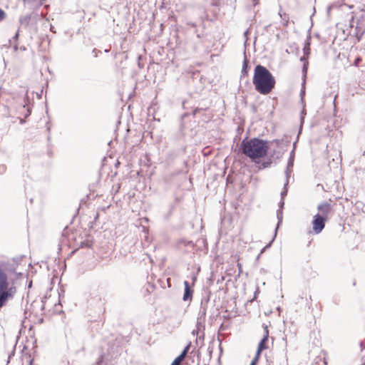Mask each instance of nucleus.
<instances>
[{
  "label": "nucleus",
  "instance_id": "f257e3e1",
  "mask_svg": "<svg viewBox=\"0 0 365 365\" xmlns=\"http://www.w3.org/2000/svg\"><path fill=\"white\" fill-rule=\"evenodd\" d=\"M15 274L14 269H8L4 264H0V309L8 301L13 299L17 292Z\"/></svg>",
  "mask_w": 365,
  "mask_h": 365
},
{
  "label": "nucleus",
  "instance_id": "f03ea898",
  "mask_svg": "<svg viewBox=\"0 0 365 365\" xmlns=\"http://www.w3.org/2000/svg\"><path fill=\"white\" fill-rule=\"evenodd\" d=\"M252 81L256 91L263 95L269 94L275 86V79L272 74L261 65L255 68Z\"/></svg>",
  "mask_w": 365,
  "mask_h": 365
},
{
  "label": "nucleus",
  "instance_id": "7ed1b4c3",
  "mask_svg": "<svg viewBox=\"0 0 365 365\" xmlns=\"http://www.w3.org/2000/svg\"><path fill=\"white\" fill-rule=\"evenodd\" d=\"M241 148L243 153L252 159L266 155L268 148L266 141L258 138L244 140L241 143Z\"/></svg>",
  "mask_w": 365,
  "mask_h": 365
},
{
  "label": "nucleus",
  "instance_id": "20e7f679",
  "mask_svg": "<svg viewBox=\"0 0 365 365\" xmlns=\"http://www.w3.org/2000/svg\"><path fill=\"white\" fill-rule=\"evenodd\" d=\"M326 220H327L319 216V214H317L314 216L312 225L314 234L318 235L322 232L324 228Z\"/></svg>",
  "mask_w": 365,
  "mask_h": 365
},
{
  "label": "nucleus",
  "instance_id": "39448f33",
  "mask_svg": "<svg viewBox=\"0 0 365 365\" xmlns=\"http://www.w3.org/2000/svg\"><path fill=\"white\" fill-rule=\"evenodd\" d=\"M319 216L325 220H327L328 215L331 212V206L328 202H324L318 205L317 207Z\"/></svg>",
  "mask_w": 365,
  "mask_h": 365
},
{
  "label": "nucleus",
  "instance_id": "423d86ee",
  "mask_svg": "<svg viewBox=\"0 0 365 365\" xmlns=\"http://www.w3.org/2000/svg\"><path fill=\"white\" fill-rule=\"evenodd\" d=\"M191 346V343L190 342L183 349L182 353L177 356L174 361L171 363L170 365H181L182 362L185 360Z\"/></svg>",
  "mask_w": 365,
  "mask_h": 365
},
{
  "label": "nucleus",
  "instance_id": "0eeeda50",
  "mask_svg": "<svg viewBox=\"0 0 365 365\" xmlns=\"http://www.w3.org/2000/svg\"><path fill=\"white\" fill-rule=\"evenodd\" d=\"M268 336H269V331H268L267 327L265 326L264 337L262 339V340L259 343L258 348H257V350L256 352V353H257V355H260L262 351L267 349V346H265V343L268 340Z\"/></svg>",
  "mask_w": 365,
  "mask_h": 365
},
{
  "label": "nucleus",
  "instance_id": "6e6552de",
  "mask_svg": "<svg viewBox=\"0 0 365 365\" xmlns=\"http://www.w3.org/2000/svg\"><path fill=\"white\" fill-rule=\"evenodd\" d=\"M295 145H296V142L294 143V148L290 153V157L287 162V170L285 171L286 178H289L290 176V173L292 171L291 170H292V168L293 167V164H294Z\"/></svg>",
  "mask_w": 365,
  "mask_h": 365
},
{
  "label": "nucleus",
  "instance_id": "1a4fd4ad",
  "mask_svg": "<svg viewBox=\"0 0 365 365\" xmlns=\"http://www.w3.org/2000/svg\"><path fill=\"white\" fill-rule=\"evenodd\" d=\"M185 292L183 295V300L187 301L191 300L192 297L193 290L187 281L184 282Z\"/></svg>",
  "mask_w": 365,
  "mask_h": 365
},
{
  "label": "nucleus",
  "instance_id": "9d476101",
  "mask_svg": "<svg viewBox=\"0 0 365 365\" xmlns=\"http://www.w3.org/2000/svg\"><path fill=\"white\" fill-rule=\"evenodd\" d=\"M279 15L281 18L282 24L285 26H287L289 23V16L285 13H282L281 11L279 12Z\"/></svg>",
  "mask_w": 365,
  "mask_h": 365
},
{
  "label": "nucleus",
  "instance_id": "9b49d317",
  "mask_svg": "<svg viewBox=\"0 0 365 365\" xmlns=\"http://www.w3.org/2000/svg\"><path fill=\"white\" fill-rule=\"evenodd\" d=\"M277 220H278V223H277V226L275 229V234H274V237L276 236V234H277V230L279 226V225L282 223V216H283V214H282V211L281 210H277Z\"/></svg>",
  "mask_w": 365,
  "mask_h": 365
},
{
  "label": "nucleus",
  "instance_id": "f8f14e48",
  "mask_svg": "<svg viewBox=\"0 0 365 365\" xmlns=\"http://www.w3.org/2000/svg\"><path fill=\"white\" fill-rule=\"evenodd\" d=\"M307 56H308L304 54V56L300 58V61L304 62L303 71L305 73L307 72V66L308 64V61H307Z\"/></svg>",
  "mask_w": 365,
  "mask_h": 365
},
{
  "label": "nucleus",
  "instance_id": "ddd939ff",
  "mask_svg": "<svg viewBox=\"0 0 365 365\" xmlns=\"http://www.w3.org/2000/svg\"><path fill=\"white\" fill-rule=\"evenodd\" d=\"M304 54L309 56L310 53V43L309 42L306 43L304 47L303 48Z\"/></svg>",
  "mask_w": 365,
  "mask_h": 365
},
{
  "label": "nucleus",
  "instance_id": "4468645a",
  "mask_svg": "<svg viewBox=\"0 0 365 365\" xmlns=\"http://www.w3.org/2000/svg\"><path fill=\"white\" fill-rule=\"evenodd\" d=\"M288 180H289V178H287V180L284 184V190L282 191V192H281L282 199H284V197L287 195V186L288 185Z\"/></svg>",
  "mask_w": 365,
  "mask_h": 365
},
{
  "label": "nucleus",
  "instance_id": "2eb2a0df",
  "mask_svg": "<svg viewBox=\"0 0 365 365\" xmlns=\"http://www.w3.org/2000/svg\"><path fill=\"white\" fill-rule=\"evenodd\" d=\"M247 66H248V61L246 58H245L244 61H243V66H242V73L243 74H247Z\"/></svg>",
  "mask_w": 365,
  "mask_h": 365
},
{
  "label": "nucleus",
  "instance_id": "dca6fc26",
  "mask_svg": "<svg viewBox=\"0 0 365 365\" xmlns=\"http://www.w3.org/2000/svg\"><path fill=\"white\" fill-rule=\"evenodd\" d=\"M6 17V12L0 8V22H1L2 21H4Z\"/></svg>",
  "mask_w": 365,
  "mask_h": 365
},
{
  "label": "nucleus",
  "instance_id": "f3484780",
  "mask_svg": "<svg viewBox=\"0 0 365 365\" xmlns=\"http://www.w3.org/2000/svg\"><path fill=\"white\" fill-rule=\"evenodd\" d=\"M259 357V355H257V353H256V355L254 357V359L252 360L250 365H256L258 361Z\"/></svg>",
  "mask_w": 365,
  "mask_h": 365
},
{
  "label": "nucleus",
  "instance_id": "a211bd4d",
  "mask_svg": "<svg viewBox=\"0 0 365 365\" xmlns=\"http://www.w3.org/2000/svg\"><path fill=\"white\" fill-rule=\"evenodd\" d=\"M227 328V324L225 322H222L221 326H220V331H222L223 330H225Z\"/></svg>",
  "mask_w": 365,
  "mask_h": 365
},
{
  "label": "nucleus",
  "instance_id": "6ab92c4d",
  "mask_svg": "<svg viewBox=\"0 0 365 365\" xmlns=\"http://www.w3.org/2000/svg\"><path fill=\"white\" fill-rule=\"evenodd\" d=\"M91 247V245L88 244V242H86V243L82 242L81 245V247Z\"/></svg>",
  "mask_w": 365,
  "mask_h": 365
},
{
  "label": "nucleus",
  "instance_id": "aec40b11",
  "mask_svg": "<svg viewBox=\"0 0 365 365\" xmlns=\"http://www.w3.org/2000/svg\"><path fill=\"white\" fill-rule=\"evenodd\" d=\"M284 199H282L280 202H279V207L282 209L284 206Z\"/></svg>",
  "mask_w": 365,
  "mask_h": 365
},
{
  "label": "nucleus",
  "instance_id": "412c9836",
  "mask_svg": "<svg viewBox=\"0 0 365 365\" xmlns=\"http://www.w3.org/2000/svg\"><path fill=\"white\" fill-rule=\"evenodd\" d=\"M359 61H361V58H357L356 59V61H355V64H356V66H358V63H359Z\"/></svg>",
  "mask_w": 365,
  "mask_h": 365
},
{
  "label": "nucleus",
  "instance_id": "4be33fe9",
  "mask_svg": "<svg viewBox=\"0 0 365 365\" xmlns=\"http://www.w3.org/2000/svg\"><path fill=\"white\" fill-rule=\"evenodd\" d=\"M253 6H255L258 4V0H253Z\"/></svg>",
  "mask_w": 365,
  "mask_h": 365
},
{
  "label": "nucleus",
  "instance_id": "5701e85b",
  "mask_svg": "<svg viewBox=\"0 0 365 365\" xmlns=\"http://www.w3.org/2000/svg\"><path fill=\"white\" fill-rule=\"evenodd\" d=\"M29 365H34V360L33 359H30L29 360Z\"/></svg>",
  "mask_w": 365,
  "mask_h": 365
},
{
  "label": "nucleus",
  "instance_id": "b1692460",
  "mask_svg": "<svg viewBox=\"0 0 365 365\" xmlns=\"http://www.w3.org/2000/svg\"><path fill=\"white\" fill-rule=\"evenodd\" d=\"M195 280H196V278H195V277H194V278H193V282H192V284H193V285H194V284H195Z\"/></svg>",
  "mask_w": 365,
  "mask_h": 365
},
{
  "label": "nucleus",
  "instance_id": "393cba45",
  "mask_svg": "<svg viewBox=\"0 0 365 365\" xmlns=\"http://www.w3.org/2000/svg\"><path fill=\"white\" fill-rule=\"evenodd\" d=\"M226 182H228V177L226 178Z\"/></svg>",
  "mask_w": 365,
  "mask_h": 365
}]
</instances>
